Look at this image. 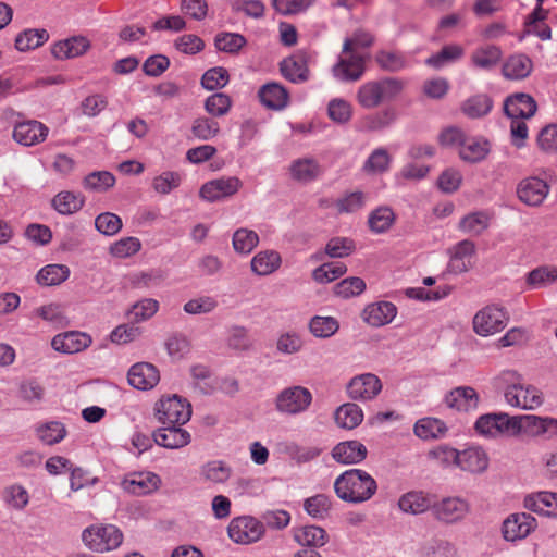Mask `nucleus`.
<instances>
[{
  "label": "nucleus",
  "mask_w": 557,
  "mask_h": 557,
  "mask_svg": "<svg viewBox=\"0 0 557 557\" xmlns=\"http://www.w3.org/2000/svg\"><path fill=\"white\" fill-rule=\"evenodd\" d=\"M406 88V81L399 77L386 76L361 84L356 92L358 104L366 110H372L385 102L397 99Z\"/></svg>",
  "instance_id": "f257e3e1"
},
{
  "label": "nucleus",
  "mask_w": 557,
  "mask_h": 557,
  "mask_svg": "<svg viewBox=\"0 0 557 557\" xmlns=\"http://www.w3.org/2000/svg\"><path fill=\"white\" fill-rule=\"evenodd\" d=\"M334 490L341 499L351 504H361L376 493L377 484L364 470L350 469L335 480Z\"/></svg>",
  "instance_id": "f03ea898"
},
{
  "label": "nucleus",
  "mask_w": 557,
  "mask_h": 557,
  "mask_svg": "<svg viewBox=\"0 0 557 557\" xmlns=\"http://www.w3.org/2000/svg\"><path fill=\"white\" fill-rule=\"evenodd\" d=\"M518 379V374L513 371L503 373V380L508 383L504 396L508 405L525 410L539 408L544 400L543 393L535 386L522 384Z\"/></svg>",
  "instance_id": "7ed1b4c3"
},
{
  "label": "nucleus",
  "mask_w": 557,
  "mask_h": 557,
  "mask_svg": "<svg viewBox=\"0 0 557 557\" xmlns=\"http://www.w3.org/2000/svg\"><path fill=\"white\" fill-rule=\"evenodd\" d=\"M82 541L92 552L107 553L121 546L123 533L114 524H92L82 532Z\"/></svg>",
  "instance_id": "20e7f679"
},
{
  "label": "nucleus",
  "mask_w": 557,
  "mask_h": 557,
  "mask_svg": "<svg viewBox=\"0 0 557 557\" xmlns=\"http://www.w3.org/2000/svg\"><path fill=\"white\" fill-rule=\"evenodd\" d=\"M174 408V395L163 396L154 406V416L162 424L152 434L154 443L165 448H174V420H172Z\"/></svg>",
  "instance_id": "39448f33"
},
{
  "label": "nucleus",
  "mask_w": 557,
  "mask_h": 557,
  "mask_svg": "<svg viewBox=\"0 0 557 557\" xmlns=\"http://www.w3.org/2000/svg\"><path fill=\"white\" fill-rule=\"evenodd\" d=\"M312 403L311 392L304 386H290L282 389L275 399L278 412L296 416L305 412Z\"/></svg>",
  "instance_id": "423d86ee"
},
{
  "label": "nucleus",
  "mask_w": 557,
  "mask_h": 557,
  "mask_svg": "<svg viewBox=\"0 0 557 557\" xmlns=\"http://www.w3.org/2000/svg\"><path fill=\"white\" fill-rule=\"evenodd\" d=\"M227 533L230 539L237 544H251L262 537L264 525L253 517L240 516L231 520Z\"/></svg>",
  "instance_id": "0eeeda50"
},
{
  "label": "nucleus",
  "mask_w": 557,
  "mask_h": 557,
  "mask_svg": "<svg viewBox=\"0 0 557 557\" xmlns=\"http://www.w3.org/2000/svg\"><path fill=\"white\" fill-rule=\"evenodd\" d=\"M507 312L497 306H486L473 318V330L480 336H490L505 329Z\"/></svg>",
  "instance_id": "6e6552de"
},
{
  "label": "nucleus",
  "mask_w": 557,
  "mask_h": 557,
  "mask_svg": "<svg viewBox=\"0 0 557 557\" xmlns=\"http://www.w3.org/2000/svg\"><path fill=\"white\" fill-rule=\"evenodd\" d=\"M518 421L507 413H487L481 416L475 422V431L487 437H497L503 434L515 435Z\"/></svg>",
  "instance_id": "1a4fd4ad"
},
{
  "label": "nucleus",
  "mask_w": 557,
  "mask_h": 557,
  "mask_svg": "<svg viewBox=\"0 0 557 557\" xmlns=\"http://www.w3.org/2000/svg\"><path fill=\"white\" fill-rule=\"evenodd\" d=\"M366 71L364 58L357 51L342 53L332 67L333 76L339 82H357Z\"/></svg>",
  "instance_id": "9d476101"
},
{
  "label": "nucleus",
  "mask_w": 557,
  "mask_h": 557,
  "mask_svg": "<svg viewBox=\"0 0 557 557\" xmlns=\"http://www.w3.org/2000/svg\"><path fill=\"white\" fill-rule=\"evenodd\" d=\"M382 387V382L377 375L373 373H362L351 377L346 389L350 399L369 401L381 393Z\"/></svg>",
  "instance_id": "9b49d317"
},
{
  "label": "nucleus",
  "mask_w": 557,
  "mask_h": 557,
  "mask_svg": "<svg viewBox=\"0 0 557 557\" xmlns=\"http://www.w3.org/2000/svg\"><path fill=\"white\" fill-rule=\"evenodd\" d=\"M469 503L461 497H445L434 500L433 517L444 523L461 521L469 512Z\"/></svg>",
  "instance_id": "f8f14e48"
},
{
  "label": "nucleus",
  "mask_w": 557,
  "mask_h": 557,
  "mask_svg": "<svg viewBox=\"0 0 557 557\" xmlns=\"http://www.w3.org/2000/svg\"><path fill=\"white\" fill-rule=\"evenodd\" d=\"M548 183L536 176L522 180L517 186V196L520 201L530 207L541 206L548 196Z\"/></svg>",
  "instance_id": "ddd939ff"
},
{
  "label": "nucleus",
  "mask_w": 557,
  "mask_h": 557,
  "mask_svg": "<svg viewBox=\"0 0 557 557\" xmlns=\"http://www.w3.org/2000/svg\"><path fill=\"white\" fill-rule=\"evenodd\" d=\"M309 54L305 50H298L294 54L285 58L280 63L282 75L294 84H302L310 77L308 67Z\"/></svg>",
  "instance_id": "4468645a"
},
{
  "label": "nucleus",
  "mask_w": 557,
  "mask_h": 557,
  "mask_svg": "<svg viewBox=\"0 0 557 557\" xmlns=\"http://www.w3.org/2000/svg\"><path fill=\"white\" fill-rule=\"evenodd\" d=\"M537 527L536 519L530 513H511L503 522V535L506 541L515 542L525 539Z\"/></svg>",
  "instance_id": "2eb2a0df"
},
{
  "label": "nucleus",
  "mask_w": 557,
  "mask_h": 557,
  "mask_svg": "<svg viewBox=\"0 0 557 557\" xmlns=\"http://www.w3.org/2000/svg\"><path fill=\"white\" fill-rule=\"evenodd\" d=\"M242 185L236 176L215 178L202 185L200 196L207 201L215 202L235 195Z\"/></svg>",
  "instance_id": "dca6fc26"
},
{
  "label": "nucleus",
  "mask_w": 557,
  "mask_h": 557,
  "mask_svg": "<svg viewBox=\"0 0 557 557\" xmlns=\"http://www.w3.org/2000/svg\"><path fill=\"white\" fill-rule=\"evenodd\" d=\"M49 134V128L41 122L28 120L16 123L13 128V139L25 147L42 143Z\"/></svg>",
  "instance_id": "f3484780"
},
{
  "label": "nucleus",
  "mask_w": 557,
  "mask_h": 557,
  "mask_svg": "<svg viewBox=\"0 0 557 557\" xmlns=\"http://www.w3.org/2000/svg\"><path fill=\"white\" fill-rule=\"evenodd\" d=\"M129 385L139 391H150L160 381L159 370L149 362H137L127 372Z\"/></svg>",
  "instance_id": "a211bd4d"
},
{
  "label": "nucleus",
  "mask_w": 557,
  "mask_h": 557,
  "mask_svg": "<svg viewBox=\"0 0 557 557\" xmlns=\"http://www.w3.org/2000/svg\"><path fill=\"white\" fill-rule=\"evenodd\" d=\"M92 343L90 335L79 331H69L55 335L51 341L54 350L63 354H77Z\"/></svg>",
  "instance_id": "6ab92c4d"
},
{
  "label": "nucleus",
  "mask_w": 557,
  "mask_h": 557,
  "mask_svg": "<svg viewBox=\"0 0 557 557\" xmlns=\"http://www.w3.org/2000/svg\"><path fill=\"white\" fill-rule=\"evenodd\" d=\"M537 110V104L532 96L518 92L510 95L504 101V112L509 119H530Z\"/></svg>",
  "instance_id": "aec40b11"
},
{
  "label": "nucleus",
  "mask_w": 557,
  "mask_h": 557,
  "mask_svg": "<svg viewBox=\"0 0 557 557\" xmlns=\"http://www.w3.org/2000/svg\"><path fill=\"white\" fill-rule=\"evenodd\" d=\"M448 252L450 257L447 265L448 271L460 274L472 267L471 259L475 253V245L469 239H463L453 246Z\"/></svg>",
  "instance_id": "412c9836"
},
{
  "label": "nucleus",
  "mask_w": 557,
  "mask_h": 557,
  "mask_svg": "<svg viewBox=\"0 0 557 557\" xmlns=\"http://www.w3.org/2000/svg\"><path fill=\"white\" fill-rule=\"evenodd\" d=\"M435 495L423 491H410L398 499V507L405 513L421 515L431 510L433 512Z\"/></svg>",
  "instance_id": "4be33fe9"
},
{
  "label": "nucleus",
  "mask_w": 557,
  "mask_h": 557,
  "mask_svg": "<svg viewBox=\"0 0 557 557\" xmlns=\"http://www.w3.org/2000/svg\"><path fill=\"white\" fill-rule=\"evenodd\" d=\"M367 455V447L359 441L341 442L332 449L333 459L343 465L360 463Z\"/></svg>",
  "instance_id": "5701e85b"
},
{
  "label": "nucleus",
  "mask_w": 557,
  "mask_h": 557,
  "mask_svg": "<svg viewBox=\"0 0 557 557\" xmlns=\"http://www.w3.org/2000/svg\"><path fill=\"white\" fill-rule=\"evenodd\" d=\"M397 308L393 302L379 301L368 305L362 311V319L372 326H383L396 317Z\"/></svg>",
  "instance_id": "b1692460"
},
{
  "label": "nucleus",
  "mask_w": 557,
  "mask_h": 557,
  "mask_svg": "<svg viewBox=\"0 0 557 557\" xmlns=\"http://www.w3.org/2000/svg\"><path fill=\"white\" fill-rule=\"evenodd\" d=\"M445 404L448 408L458 411L474 410L479 405V395L473 387L459 386L445 396Z\"/></svg>",
  "instance_id": "393cba45"
},
{
  "label": "nucleus",
  "mask_w": 557,
  "mask_h": 557,
  "mask_svg": "<svg viewBox=\"0 0 557 557\" xmlns=\"http://www.w3.org/2000/svg\"><path fill=\"white\" fill-rule=\"evenodd\" d=\"M90 47L84 36H73L52 45L51 53L58 60L73 59L84 54Z\"/></svg>",
  "instance_id": "a878e982"
},
{
  "label": "nucleus",
  "mask_w": 557,
  "mask_h": 557,
  "mask_svg": "<svg viewBox=\"0 0 557 557\" xmlns=\"http://www.w3.org/2000/svg\"><path fill=\"white\" fill-rule=\"evenodd\" d=\"M523 506L528 510L541 515L557 517V493L539 492L527 495L523 500Z\"/></svg>",
  "instance_id": "bb28decb"
},
{
  "label": "nucleus",
  "mask_w": 557,
  "mask_h": 557,
  "mask_svg": "<svg viewBox=\"0 0 557 557\" xmlns=\"http://www.w3.org/2000/svg\"><path fill=\"white\" fill-rule=\"evenodd\" d=\"M261 103L272 110L284 109L289 101L288 91L278 83L264 84L258 91Z\"/></svg>",
  "instance_id": "cd10ccee"
},
{
  "label": "nucleus",
  "mask_w": 557,
  "mask_h": 557,
  "mask_svg": "<svg viewBox=\"0 0 557 557\" xmlns=\"http://www.w3.org/2000/svg\"><path fill=\"white\" fill-rule=\"evenodd\" d=\"M232 468L223 460H210L199 469V476L203 483L221 485L232 476Z\"/></svg>",
  "instance_id": "c85d7f7f"
},
{
  "label": "nucleus",
  "mask_w": 557,
  "mask_h": 557,
  "mask_svg": "<svg viewBox=\"0 0 557 557\" xmlns=\"http://www.w3.org/2000/svg\"><path fill=\"white\" fill-rule=\"evenodd\" d=\"M488 467L486 453L479 447L467 448L459 454L458 468L470 473H482Z\"/></svg>",
  "instance_id": "c756f323"
},
{
  "label": "nucleus",
  "mask_w": 557,
  "mask_h": 557,
  "mask_svg": "<svg viewBox=\"0 0 557 557\" xmlns=\"http://www.w3.org/2000/svg\"><path fill=\"white\" fill-rule=\"evenodd\" d=\"M289 173L293 180L306 184L317 180L321 175L322 169L314 159L301 158L292 162Z\"/></svg>",
  "instance_id": "7c9ffc66"
},
{
  "label": "nucleus",
  "mask_w": 557,
  "mask_h": 557,
  "mask_svg": "<svg viewBox=\"0 0 557 557\" xmlns=\"http://www.w3.org/2000/svg\"><path fill=\"white\" fill-rule=\"evenodd\" d=\"M458 153L465 162H481L490 153V144L483 138L468 135Z\"/></svg>",
  "instance_id": "2f4dec72"
},
{
  "label": "nucleus",
  "mask_w": 557,
  "mask_h": 557,
  "mask_svg": "<svg viewBox=\"0 0 557 557\" xmlns=\"http://www.w3.org/2000/svg\"><path fill=\"white\" fill-rule=\"evenodd\" d=\"M159 478L151 472L134 473L123 481L125 491L136 495H146L158 487Z\"/></svg>",
  "instance_id": "473e14b6"
},
{
  "label": "nucleus",
  "mask_w": 557,
  "mask_h": 557,
  "mask_svg": "<svg viewBox=\"0 0 557 557\" xmlns=\"http://www.w3.org/2000/svg\"><path fill=\"white\" fill-rule=\"evenodd\" d=\"M395 112L391 108L364 115L358 123L361 132H377L388 127L395 121Z\"/></svg>",
  "instance_id": "72a5a7b5"
},
{
  "label": "nucleus",
  "mask_w": 557,
  "mask_h": 557,
  "mask_svg": "<svg viewBox=\"0 0 557 557\" xmlns=\"http://www.w3.org/2000/svg\"><path fill=\"white\" fill-rule=\"evenodd\" d=\"M334 418L339 428L352 430L362 422L363 412L357 404L347 403L336 409Z\"/></svg>",
  "instance_id": "f704fd0d"
},
{
  "label": "nucleus",
  "mask_w": 557,
  "mask_h": 557,
  "mask_svg": "<svg viewBox=\"0 0 557 557\" xmlns=\"http://www.w3.org/2000/svg\"><path fill=\"white\" fill-rule=\"evenodd\" d=\"M532 71V61L524 54L511 55L503 65V74L509 79H523Z\"/></svg>",
  "instance_id": "c9c22d12"
},
{
  "label": "nucleus",
  "mask_w": 557,
  "mask_h": 557,
  "mask_svg": "<svg viewBox=\"0 0 557 557\" xmlns=\"http://www.w3.org/2000/svg\"><path fill=\"white\" fill-rule=\"evenodd\" d=\"M281 262L278 252L274 250L260 251L251 260V270L258 275H269L280 268Z\"/></svg>",
  "instance_id": "e433bc0d"
},
{
  "label": "nucleus",
  "mask_w": 557,
  "mask_h": 557,
  "mask_svg": "<svg viewBox=\"0 0 557 557\" xmlns=\"http://www.w3.org/2000/svg\"><path fill=\"white\" fill-rule=\"evenodd\" d=\"M413 432L421 440H434L443 437L447 432V426L440 419L422 418L416 422Z\"/></svg>",
  "instance_id": "4c0bfd02"
},
{
  "label": "nucleus",
  "mask_w": 557,
  "mask_h": 557,
  "mask_svg": "<svg viewBox=\"0 0 557 557\" xmlns=\"http://www.w3.org/2000/svg\"><path fill=\"white\" fill-rule=\"evenodd\" d=\"M502 50L494 45L480 47L471 54V61L475 67L491 70L495 67L502 59Z\"/></svg>",
  "instance_id": "58836bf2"
},
{
  "label": "nucleus",
  "mask_w": 557,
  "mask_h": 557,
  "mask_svg": "<svg viewBox=\"0 0 557 557\" xmlns=\"http://www.w3.org/2000/svg\"><path fill=\"white\" fill-rule=\"evenodd\" d=\"M69 276L70 269L67 265L53 263L40 269L36 280L42 286H54L66 281Z\"/></svg>",
  "instance_id": "ea45409f"
},
{
  "label": "nucleus",
  "mask_w": 557,
  "mask_h": 557,
  "mask_svg": "<svg viewBox=\"0 0 557 557\" xmlns=\"http://www.w3.org/2000/svg\"><path fill=\"white\" fill-rule=\"evenodd\" d=\"M327 534L324 529L317 525H307L295 533V540L304 547L317 548L327 542Z\"/></svg>",
  "instance_id": "a19ab883"
},
{
  "label": "nucleus",
  "mask_w": 557,
  "mask_h": 557,
  "mask_svg": "<svg viewBox=\"0 0 557 557\" xmlns=\"http://www.w3.org/2000/svg\"><path fill=\"white\" fill-rule=\"evenodd\" d=\"M85 198L81 194L61 191L52 199L53 208L61 214H72L84 206Z\"/></svg>",
  "instance_id": "79ce46f5"
},
{
  "label": "nucleus",
  "mask_w": 557,
  "mask_h": 557,
  "mask_svg": "<svg viewBox=\"0 0 557 557\" xmlns=\"http://www.w3.org/2000/svg\"><path fill=\"white\" fill-rule=\"evenodd\" d=\"M49 39L46 29H25L15 38V48L20 51H28L42 46Z\"/></svg>",
  "instance_id": "37998d69"
},
{
  "label": "nucleus",
  "mask_w": 557,
  "mask_h": 557,
  "mask_svg": "<svg viewBox=\"0 0 557 557\" xmlns=\"http://www.w3.org/2000/svg\"><path fill=\"white\" fill-rule=\"evenodd\" d=\"M493 107L492 99L484 94L475 95L467 99L462 106V112L471 117L479 119L486 115Z\"/></svg>",
  "instance_id": "c03bdc74"
},
{
  "label": "nucleus",
  "mask_w": 557,
  "mask_h": 557,
  "mask_svg": "<svg viewBox=\"0 0 557 557\" xmlns=\"http://www.w3.org/2000/svg\"><path fill=\"white\" fill-rule=\"evenodd\" d=\"M39 440L46 445L60 443L67 434L65 425L60 421H49L37 426Z\"/></svg>",
  "instance_id": "a18cd8bd"
},
{
  "label": "nucleus",
  "mask_w": 557,
  "mask_h": 557,
  "mask_svg": "<svg viewBox=\"0 0 557 557\" xmlns=\"http://www.w3.org/2000/svg\"><path fill=\"white\" fill-rule=\"evenodd\" d=\"M556 280L557 268L553 265H543L528 273L527 284L532 289H539L553 284Z\"/></svg>",
  "instance_id": "49530a36"
},
{
  "label": "nucleus",
  "mask_w": 557,
  "mask_h": 557,
  "mask_svg": "<svg viewBox=\"0 0 557 557\" xmlns=\"http://www.w3.org/2000/svg\"><path fill=\"white\" fill-rule=\"evenodd\" d=\"M377 65L391 73H396L405 69L408 64L405 55L398 51L381 50L375 54Z\"/></svg>",
  "instance_id": "de8ad7c7"
},
{
  "label": "nucleus",
  "mask_w": 557,
  "mask_h": 557,
  "mask_svg": "<svg viewBox=\"0 0 557 557\" xmlns=\"http://www.w3.org/2000/svg\"><path fill=\"white\" fill-rule=\"evenodd\" d=\"M346 271L343 262H326L313 270L312 277L317 283L325 284L341 277Z\"/></svg>",
  "instance_id": "09e8293b"
},
{
  "label": "nucleus",
  "mask_w": 557,
  "mask_h": 557,
  "mask_svg": "<svg viewBox=\"0 0 557 557\" xmlns=\"http://www.w3.org/2000/svg\"><path fill=\"white\" fill-rule=\"evenodd\" d=\"M233 248L238 253H250L259 243V236L255 231L238 228L233 234Z\"/></svg>",
  "instance_id": "8fccbe9b"
},
{
  "label": "nucleus",
  "mask_w": 557,
  "mask_h": 557,
  "mask_svg": "<svg viewBox=\"0 0 557 557\" xmlns=\"http://www.w3.org/2000/svg\"><path fill=\"white\" fill-rule=\"evenodd\" d=\"M115 184V177L108 171H97L88 174L83 182L85 189L103 193Z\"/></svg>",
  "instance_id": "3c124183"
},
{
  "label": "nucleus",
  "mask_w": 557,
  "mask_h": 557,
  "mask_svg": "<svg viewBox=\"0 0 557 557\" xmlns=\"http://www.w3.org/2000/svg\"><path fill=\"white\" fill-rule=\"evenodd\" d=\"M463 55V48L459 45H447L442 50L426 59L425 63L434 69H441L446 63L454 62Z\"/></svg>",
  "instance_id": "603ef678"
},
{
  "label": "nucleus",
  "mask_w": 557,
  "mask_h": 557,
  "mask_svg": "<svg viewBox=\"0 0 557 557\" xmlns=\"http://www.w3.org/2000/svg\"><path fill=\"white\" fill-rule=\"evenodd\" d=\"M366 289V282L358 276H351L342 280L334 286V294L341 298L347 299L362 294Z\"/></svg>",
  "instance_id": "864d4df0"
},
{
  "label": "nucleus",
  "mask_w": 557,
  "mask_h": 557,
  "mask_svg": "<svg viewBox=\"0 0 557 557\" xmlns=\"http://www.w3.org/2000/svg\"><path fill=\"white\" fill-rule=\"evenodd\" d=\"M394 220V212L387 207H382L371 212L368 223L372 232L384 233L392 226Z\"/></svg>",
  "instance_id": "5fc2aeb1"
},
{
  "label": "nucleus",
  "mask_w": 557,
  "mask_h": 557,
  "mask_svg": "<svg viewBox=\"0 0 557 557\" xmlns=\"http://www.w3.org/2000/svg\"><path fill=\"white\" fill-rule=\"evenodd\" d=\"M339 325L333 317H313L310 320L309 329L315 337L326 338L335 334Z\"/></svg>",
  "instance_id": "6e6d98bb"
},
{
  "label": "nucleus",
  "mask_w": 557,
  "mask_h": 557,
  "mask_svg": "<svg viewBox=\"0 0 557 557\" xmlns=\"http://www.w3.org/2000/svg\"><path fill=\"white\" fill-rule=\"evenodd\" d=\"M220 132V124L210 117H197L191 125V134L200 140H209Z\"/></svg>",
  "instance_id": "4d7b16f0"
},
{
  "label": "nucleus",
  "mask_w": 557,
  "mask_h": 557,
  "mask_svg": "<svg viewBox=\"0 0 557 557\" xmlns=\"http://www.w3.org/2000/svg\"><path fill=\"white\" fill-rule=\"evenodd\" d=\"M392 158L386 149H375L363 164L367 173H383L388 170Z\"/></svg>",
  "instance_id": "13d9d810"
},
{
  "label": "nucleus",
  "mask_w": 557,
  "mask_h": 557,
  "mask_svg": "<svg viewBox=\"0 0 557 557\" xmlns=\"http://www.w3.org/2000/svg\"><path fill=\"white\" fill-rule=\"evenodd\" d=\"M366 196L362 191H352L338 198L335 207L338 213H354L363 208Z\"/></svg>",
  "instance_id": "bf43d9fd"
},
{
  "label": "nucleus",
  "mask_w": 557,
  "mask_h": 557,
  "mask_svg": "<svg viewBox=\"0 0 557 557\" xmlns=\"http://www.w3.org/2000/svg\"><path fill=\"white\" fill-rule=\"evenodd\" d=\"M232 107L231 98L222 92L209 96L205 102L206 111L215 117L225 115Z\"/></svg>",
  "instance_id": "052dcab7"
},
{
  "label": "nucleus",
  "mask_w": 557,
  "mask_h": 557,
  "mask_svg": "<svg viewBox=\"0 0 557 557\" xmlns=\"http://www.w3.org/2000/svg\"><path fill=\"white\" fill-rule=\"evenodd\" d=\"M355 250V243L347 237L331 238L325 246V253L331 258H345Z\"/></svg>",
  "instance_id": "680f3d73"
},
{
  "label": "nucleus",
  "mask_w": 557,
  "mask_h": 557,
  "mask_svg": "<svg viewBox=\"0 0 557 557\" xmlns=\"http://www.w3.org/2000/svg\"><path fill=\"white\" fill-rule=\"evenodd\" d=\"M95 226L101 234L113 236L122 228V220L114 213L103 212L95 219Z\"/></svg>",
  "instance_id": "e2e57ef3"
},
{
  "label": "nucleus",
  "mask_w": 557,
  "mask_h": 557,
  "mask_svg": "<svg viewBox=\"0 0 557 557\" xmlns=\"http://www.w3.org/2000/svg\"><path fill=\"white\" fill-rule=\"evenodd\" d=\"M467 233L479 235L488 226V215L484 212H473L466 215L459 224Z\"/></svg>",
  "instance_id": "0e129e2a"
},
{
  "label": "nucleus",
  "mask_w": 557,
  "mask_h": 557,
  "mask_svg": "<svg viewBox=\"0 0 557 557\" xmlns=\"http://www.w3.org/2000/svg\"><path fill=\"white\" fill-rule=\"evenodd\" d=\"M246 45L244 36L235 33H223L215 37V47L220 51L236 53Z\"/></svg>",
  "instance_id": "69168bd1"
},
{
  "label": "nucleus",
  "mask_w": 557,
  "mask_h": 557,
  "mask_svg": "<svg viewBox=\"0 0 557 557\" xmlns=\"http://www.w3.org/2000/svg\"><path fill=\"white\" fill-rule=\"evenodd\" d=\"M228 72L222 66H216L205 72L201 78L203 88L214 90L224 87L228 83Z\"/></svg>",
  "instance_id": "338daca9"
},
{
  "label": "nucleus",
  "mask_w": 557,
  "mask_h": 557,
  "mask_svg": "<svg viewBox=\"0 0 557 557\" xmlns=\"http://www.w3.org/2000/svg\"><path fill=\"white\" fill-rule=\"evenodd\" d=\"M141 248L140 240L136 237H124L110 247V252L116 258H128L137 253Z\"/></svg>",
  "instance_id": "774afa93"
}]
</instances>
